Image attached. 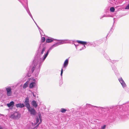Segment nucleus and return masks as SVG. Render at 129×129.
<instances>
[{
  "label": "nucleus",
  "mask_w": 129,
  "mask_h": 129,
  "mask_svg": "<svg viewBox=\"0 0 129 129\" xmlns=\"http://www.w3.org/2000/svg\"><path fill=\"white\" fill-rule=\"evenodd\" d=\"M0 129H2V127L0 126Z\"/></svg>",
  "instance_id": "nucleus-35"
},
{
  "label": "nucleus",
  "mask_w": 129,
  "mask_h": 129,
  "mask_svg": "<svg viewBox=\"0 0 129 129\" xmlns=\"http://www.w3.org/2000/svg\"><path fill=\"white\" fill-rule=\"evenodd\" d=\"M15 106L17 108H22L25 106L24 105L23 103L22 104L20 103L16 104Z\"/></svg>",
  "instance_id": "nucleus-9"
},
{
  "label": "nucleus",
  "mask_w": 129,
  "mask_h": 129,
  "mask_svg": "<svg viewBox=\"0 0 129 129\" xmlns=\"http://www.w3.org/2000/svg\"><path fill=\"white\" fill-rule=\"evenodd\" d=\"M67 111V110L64 108H61V109L60 111L62 113H65L66 111Z\"/></svg>",
  "instance_id": "nucleus-17"
},
{
  "label": "nucleus",
  "mask_w": 129,
  "mask_h": 129,
  "mask_svg": "<svg viewBox=\"0 0 129 129\" xmlns=\"http://www.w3.org/2000/svg\"><path fill=\"white\" fill-rule=\"evenodd\" d=\"M28 110L31 115H35L36 114V111L33 108L31 107H30L27 109Z\"/></svg>",
  "instance_id": "nucleus-6"
},
{
  "label": "nucleus",
  "mask_w": 129,
  "mask_h": 129,
  "mask_svg": "<svg viewBox=\"0 0 129 129\" xmlns=\"http://www.w3.org/2000/svg\"><path fill=\"white\" fill-rule=\"evenodd\" d=\"M31 105L35 108H36L38 106V104H37L36 102L34 101H33L31 102Z\"/></svg>",
  "instance_id": "nucleus-11"
},
{
  "label": "nucleus",
  "mask_w": 129,
  "mask_h": 129,
  "mask_svg": "<svg viewBox=\"0 0 129 129\" xmlns=\"http://www.w3.org/2000/svg\"><path fill=\"white\" fill-rule=\"evenodd\" d=\"M39 118H40V122H42V119L41 118V115L40 114H39Z\"/></svg>",
  "instance_id": "nucleus-23"
},
{
  "label": "nucleus",
  "mask_w": 129,
  "mask_h": 129,
  "mask_svg": "<svg viewBox=\"0 0 129 129\" xmlns=\"http://www.w3.org/2000/svg\"><path fill=\"white\" fill-rule=\"evenodd\" d=\"M118 80L123 87H124L126 86V85L121 77H120L118 79Z\"/></svg>",
  "instance_id": "nucleus-8"
},
{
  "label": "nucleus",
  "mask_w": 129,
  "mask_h": 129,
  "mask_svg": "<svg viewBox=\"0 0 129 129\" xmlns=\"http://www.w3.org/2000/svg\"><path fill=\"white\" fill-rule=\"evenodd\" d=\"M42 45L41 44L39 46V48L38 50V55H39L40 56V58H42V59H43V56L42 58L40 57V56L43 53L44 51L45 50V47H42ZM40 60H40L38 61H37L38 62L37 63L36 62V63L34 64V66H33L31 70L32 72H33L34 71L35 68V70H36L37 72V75H38V73L40 71V68L41 66V65L40 67H37V65H38V64H39V63Z\"/></svg>",
  "instance_id": "nucleus-1"
},
{
  "label": "nucleus",
  "mask_w": 129,
  "mask_h": 129,
  "mask_svg": "<svg viewBox=\"0 0 129 129\" xmlns=\"http://www.w3.org/2000/svg\"><path fill=\"white\" fill-rule=\"evenodd\" d=\"M24 105L28 109L30 107V105L29 104V102H24Z\"/></svg>",
  "instance_id": "nucleus-13"
},
{
  "label": "nucleus",
  "mask_w": 129,
  "mask_h": 129,
  "mask_svg": "<svg viewBox=\"0 0 129 129\" xmlns=\"http://www.w3.org/2000/svg\"><path fill=\"white\" fill-rule=\"evenodd\" d=\"M14 102L13 101H12L10 102L9 103L7 104V105L9 107H13L14 105Z\"/></svg>",
  "instance_id": "nucleus-10"
},
{
  "label": "nucleus",
  "mask_w": 129,
  "mask_h": 129,
  "mask_svg": "<svg viewBox=\"0 0 129 129\" xmlns=\"http://www.w3.org/2000/svg\"><path fill=\"white\" fill-rule=\"evenodd\" d=\"M32 81L29 84V88H32L35 87L36 85V80L35 79L32 78L31 79Z\"/></svg>",
  "instance_id": "nucleus-5"
},
{
  "label": "nucleus",
  "mask_w": 129,
  "mask_h": 129,
  "mask_svg": "<svg viewBox=\"0 0 129 129\" xmlns=\"http://www.w3.org/2000/svg\"><path fill=\"white\" fill-rule=\"evenodd\" d=\"M34 22H35V23L36 24V25H37V27H38V28L39 29V31H40V33L41 34V31H40V30H41L42 31V30H41L40 29V27H39L37 25V24H36V22H35V21H34Z\"/></svg>",
  "instance_id": "nucleus-24"
},
{
  "label": "nucleus",
  "mask_w": 129,
  "mask_h": 129,
  "mask_svg": "<svg viewBox=\"0 0 129 129\" xmlns=\"http://www.w3.org/2000/svg\"><path fill=\"white\" fill-rule=\"evenodd\" d=\"M115 61H113V62H112V61H111V62H112V63H115Z\"/></svg>",
  "instance_id": "nucleus-33"
},
{
  "label": "nucleus",
  "mask_w": 129,
  "mask_h": 129,
  "mask_svg": "<svg viewBox=\"0 0 129 129\" xmlns=\"http://www.w3.org/2000/svg\"><path fill=\"white\" fill-rule=\"evenodd\" d=\"M33 93V96L34 97H36V95H35V94H34V93Z\"/></svg>",
  "instance_id": "nucleus-29"
},
{
  "label": "nucleus",
  "mask_w": 129,
  "mask_h": 129,
  "mask_svg": "<svg viewBox=\"0 0 129 129\" xmlns=\"http://www.w3.org/2000/svg\"><path fill=\"white\" fill-rule=\"evenodd\" d=\"M68 63L69 59H67L65 61L63 64V66L61 69L60 75L61 77L62 76V74L63 72V68H66L68 66Z\"/></svg>",
  "instance_id": "nucleus-4"
},
{
  "label": "nucleus",
  "mask_w": 129,
  "mask_h": 129,
  "mask_svg": "<svg viewBox=\"0 0 129 129\" xmlns=\"http://www.w3.org/2000/svg\"><path fill=\"white\" fill-rule=\"evenodd\" d=\"M41 123L40 122V121L39 123L36 126H35L37 128V127H38V126H39V124Z\"/></svg>",
  "instance_id": "nucleus-28"
},
{
  "label": "nucleus",
  "mask_w": 129,
  "mask_h": 129,
  "mask_svg": "<svg viewBox=\"0 0 129 129\" xmlns=\"http://www.w3.org/2000/svg\"><path fill=\"white\" fill-rule=\"evenodd\" d=\"M76 42L79 43H80L81 44H82L85 45L86 43V42L83 41H80L79 40H77Z\"/></svg>",
  "instance_id": "nucleus-14"
},
{
  "label": "nucleus",
  "mask_w": 129,
  "mask_h": 129,
  "mask_svg": "<svg viewBox=\"0 0 129 129\" xmlns=\"http://www.w3.org/2000/svg\"><path fill=\"white\" fill-rule=\"evenodd\" d=\"M74 44L75 45L76 47V48H77V45H75V44Z\"/></svg>",
  "instance_id": "nucleus-32"
},
{
  "label": "nucleus",
  "mask_w": 129,
  "mask_h": 129,
  "mask_svg": "<svg viewBox=\"0 0 129 129\" xmlns=\"http://www.w3.org/2000/svg\"><path fill=\"white\" fill-rule=\"evenodd\" d=\"M94 107H97V108H100V107H97V106H94Z\"/></svg>",
  "instance_id": "nucleus-34"
},
{
  "label": "nucleus",
  "mask_w": 129,
  "mask_h": 129,
  "mask_svg": "<svg viewBox=\"0 0 129 129\" xmlns=\"http://www.w3.org/2000/svg\"><path fill=\"white\" fill-rule=\"evenodd\" d=\"M28 85V83L27 82H26L24 84L23 87L24 88H26L27 87Z\"/></svg>",
  "instance_id": "nucleus-16"
},
{
  "label": "nucleus",
  "mask_w": 129,
  "mask_h": 129,
  "mask_svg": "<svg viewBox=\"0 0 129 129\" xmlns=\"http://www.w3.org/2000/svg\"><path fill=\"white\" fill-rule=\"evenodd\" d=\"M109 1H111V0H109Z\"/></svg>",
  "instance_id": "nucleus-36"
},
{
  "label": "nucleus",
  "mask_w": 129,
  "mask_h": 129,
  "mask_svg": "<svg viewBox=\"0 0 129 129\" xmlns=\"http://www.w3.org/2000/svg\"><path fill=\"white\" fill-rule=\"evenodd\" d=\"M6 90L7 91V95L8 96H9L12 94V89L10 87L6 88Z\"/></svg>",
  "instance_id": "nucleus-7"
},
{
  "label": "nucleus",
  "mask_w": 129,
  "mask_h": 129,
  "mask_svg": "<svg viewBox=\"0 0 129 129\" xmlns=\"http://www.w3.org/2000/svg\"><path fill=\"white\" fill-rule=\"evenodd\" d=\"M106 127L105 125H104L102 127V129H105Z\"/></svg>",
  "instance_id": "nucleus-27"
},
{
  "label": "nucleus",
  "mask_w": 129,
  "mask_h": 129,
  "mask_svg": "<svg viewBox=\"0 0 129 129\" xmlns=\"http://www.w3.org/2000/svg\"><path fill=\"white\" fill-rule=\"evenodd\" d=\"M68 41V40H62L61 41L56 43L55 44L52 45L47 51L46 53L45 54L43 55V58L42 59V58H40L39 63V64H38V65H37V67H40L41 65H42V63L44 61L46 57L47 56L50 51L54 47H56L59 45L62 44L67 43V41Z\"/></svg>",
  "instance_id": "nucleus-2"
},
{
  "label": "nucleus",
  "mask_w": 129,
  "mask_h": 129,
  "mask_svg": "<svg viewBox=\"0 0 129 129\" xmlns=\"http://www.w3.org/2000/svg\"><path fill=\"white\" fill-rule=\"evenodd\" d=\"M107 17V16L106 15H104L102 17H101L100 18V19H101L103 17Z\"/></svg>",
  "instance_id": "nucleus-30"
},
{
  "label": "nucleus",
  "mask_w": 129,
  "mask_h": 129,
  "mask_svg": "<svg viewBox=\"0 0 129 129\" xmlns=\"http://www.w3.org/2000/svg\"><path fill=\"white\" fill-rule=\"evenodd\" d=\"M24 7L26 9V10L27 11V12L29 14V15L31 17V18L33 19V20L34 21V19H33V18L31 14L30 13V12L29 11V9H27L26 8H25L24 6Z\"/></svg>",
  "instance_id": "nucleus-15"
},
{
  "label": "nucleus",
  "mask_w": 129,
  "mask_h": 129,
  "mask_svg": "<svg viewBox=\"0 0 129 129\" xmlns=\"http://www.w3.org/2000/svg\"><path fill=\"white\" fill-rule=\"evenodd\" d=\"M86 44L85 45H87L88 46H91V43L89 42H86Z\"/></svg>",
  "instance_id": "nucleus-22"
},
{
  "label": "nucleus",
  "mask_w": 129,
  "mask_h": 129,
  "mask_svg": "<svg viewBox=\"0 0 129 129\" xmlns=\"http://www.w3.org/2000/svg\"><path fill=\"white\" fill-rule=\"evenodd\" d=\"M85 48H86V47L85 46V45H84L83 47L82 48H81L80 49V51L82 49H85Z\"/></svg>",
  "instance_id": "nucleus-26"
},
{
  "label": "nucleus",
  "mask_w": 129,
  "mask_h": 129,
  "mask_svg": "<svg viewBox=\"0 0 129 129\" xmlns=\"http://www.w3.org/2000/svg\"><path fill=\"white\" fill-rule=\"evenodd\" d=\"M110 11L111 12H113L114 11L115 9L113 7H111L110 8Z\"/></svg>",
  "instance_id": "nucleus-18"
},
{
  "label": "nucleus",
  "mask_w": 129,
  "mask_h": 129,
  "mask_svg": "<svg viewBox=\"0 0 129 129\" xmlns=\"http://www.w3.org/2000/svg\"><path fill=\"white\" fill-rule=\"evenodd\" d=\"M20 117V114L18 112H15L13 114H11L10 116V117L14 119H18Z\"/></svg>",
  "instance_id": "nucleus-3"
},
{
  "label": "nucleus",
  "mask_w": 129,
  "mask_h": 129,
  "mask_svg": "<svg viewBox=\"0 0 129 129\" xmlns=\"http://www.w3.org/2000/svg\"><path fill=\"white\" fill-rule=\"evenodd\" d=\"M36 123L35 124H37L39 122V118L38 117H36Z\"/></svg>",
  "instance_id": "nucleus-20"
},
{
  "label": "nucleus",
  "mask_w": 129,
  "mask_h": 129,
  "mask_svg": "<svg viewBox=\"0 0 129 129\" xmlns=\"http://www.w3.org/2000/svg\"><path fill=\"white\" fill-rule=\"evenodd\" d=\"M125 9H129V4L126 6Z\"/></svg>",
  "instance_id": "nucleus-25"
},
{
  "label": "nucleus",
  "mask_w": 129,
  "mask_h": 129,
  "mask_svg": "<svg viewBox=\"0 0 129 129\" xmlns=\"http://www.w3.org/2000/svg\"><path fill=\"white\" fill-rule=\"evenodd\" d=\"M24 102H29V99L28 97H27L26 98L25 101Z\"/></svg>",
  "instance_id": "nucleus-19"
},
{
  "label": "nucleus",
  "mask_w": 129,
  "mask_h": 129,
  "mask_svg": "<svg viewBox=\"0 0 129 129\" xmlns=\"http://www.w3.org/2000/svg\"><path fill=\"white\" fill-rule=\"evenodd\" d=\"M56 40V39H54L52 38H48L46 39V42L47 43H50L52 42L53 40Z\"/></svg>",
  "instance_id": "nucleus-12"
},
{
  "label": "nucleus",
  "mask_w": 129,
  "mask_h": 129,
  "mask_svg": "<svg viewBox=\"0 0 129 129\" xmlns=\"http://www.w3.org/2000/svg\"><path fill=\"white\" fill-rule=\"evenodd\" d=\"M37 129V128L36 127H35L33 128H32L31 129Z\"/></svg>",
  "instance_id": "nucleus-31"
},
{
  "label": "nucleus",
  "mask_w": 129,
  "mask_h": 129,
  "mask_svg": "<svg viewBox=\"0 0 129 129\" xmlns=\"http://www.w3.org/2000/svg\"><path fill=\"white\" fill-rule=\"evenodd\" d=\"M45 40V38L44 37H42L41 38V41L42 42H44Z\"/></svg>",
  "instance_id": "nucleus-21"
}]
</instances>
